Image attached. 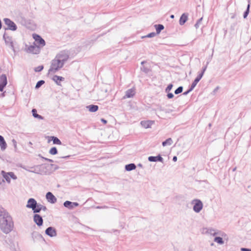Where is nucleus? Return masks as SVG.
<instances>
[{
    "instance_id": "nucleus-7",
    "label": "nucleus",
    "mask_w": 251,
    "mask_h": 251,
    "mask_svg": "<svg viewBox=\"0 0 251 251\" xmlns=\"http://www.w3.org/2000/svg\"><path fill=\"white\" fill-rule=\"evenodd\" d=\"M153 124V121H143L141 122V126L145 128H151Z\"/></svg>"
},
{
    "instance_id": "nucleus-27",
    "label": "nucleus",
    "mask_w": 251,
    "mask_h": 251,
    "mask_svg": "<svg viewBox=\"0 0 251 251\" xmlns=\"http://www.w3.org/2000/svg\"><path fill=\"white\" fill-rule=\"evenodd\" d=\"M214 241L220 244H222L224 243V242L223 241V239L220 237H217L215 238Z\"/></svg>"
},
{
    "instance_id": "nucleus-9",
    "label": "nucleus",
    "mask_w": 251,
    "mask_h": 251,
    "mask_svg": "<svg viewBox=\"0 0 251 251\" xmlns=\"http://www.w3.org/2000/svg\"><path fill=\"white\" fill-rule=\"evenodd\" d=\"M135 94V89L132 88L127 90L126 92V95L124 98H129L133 97Z\"/></svg>"
},
{
    "instance_id": "nucleus-36",
    "label": "nucleus",
    "mask_w": 251,
    "mask_h": 251,
    "mask_svg": "<svg viewBox=\"0 0 251 251\" xmlns=\"http://www.w3.org/2000/svg\"><path fill=\"white\" fill-rule=\"evenodd\" d=\"M167 97L169 99H172L174 97V95L172 93H169L167 95Z\"/></svg>"
},
{
    "instance_id": "nucleus-26",
    "label": "nucleus",
    "mask_w": 251,
    "mask_h": 251,
    "mask_svg": "<svg viewBox=\"0 0 251 251\" xmlns=\"http://www.w3.org/2000/svg\"><path fill=\"white\" fill-rule=\"evenodd\" d=\"M49 152L50 154H51L52 155H55V154H57V151L56 148L55 147H53V148H51Z\"/></svg>"
},
{
    "instance_id": "nucleus-19",
    "label": "nucleus",
    "mask_w": 251,
    "mask_h": 251,
    "mask_svg": "<svg viewBox=\"0 0 251 251\" xmlns=\"http://www.w3.org/2000/svg\"><path fill=\"white\" fill-rule=\"evenodd\" d=\"M52 79L57 84L61 85V82L62 80V77L61 76L54 75Z\"/></svg>"
},
{
    "instance_id": "nucleus-39",
    "label": "nucleus",
    "mask_w": 251,
    "mask_h": 251,
    "mask_svg": "<svg viewBox=\"0 0 251 251\" xmlns=\"http://www.w3.org/2000/svg\"><path fill=\"white\" fill-rule=\"evenodd\" d=\"M173 160L175 162L177 160V157L176 156H174L173 158Z\"/></svg>"
},
{
    "instance_id": "nucleus-37",
    "label": "nucleus",
    "mask_w": 251,
    "mask_h": 251,
    "mask_svg": "<svg viewBox=\"0 0 251 251\" xmlns=\"http://www.w3.org/2000/svg\"><path fill=\"white\" fill-rule=\"evenodd\" d=\"M241 250L243 251H251L250 250L246 248H242Z\"/></svg>"
},
{
    "instance_id": "nucleus-32",
    "label": "nucleus",
    "mask_w": 251,
    "mask_h": 251,
    "mask_svg": "<svg viewBox=\"0 0 251 251\" xmlns=\"http://www.w3.org/2000/svg\"><path fill=\"white\" fill-rule=\"evenodd\" d=\"M43 69V66H40L35 68L34 70L35 72H40Z\"/></svg>"
},
{
    "instance_id": "nucleus-2",
    "label": "nucleus",
    "mask_w": 251,
    "mask_h": 251,
    "mask_svg": "<svg viewBox=\"0 0 251 251\" xmlns=\"http://www.w3.org/2000/svg\"><path fill=\"white\" fill-rule=\"evenodd\" d=\"M26 207L31 208L34 213L39 212L41 210H46L45 206L41 204H37L36 201L32 198H30L28 200Z\"/></svg>"
},
{
    "instance_id": "nucleus-14",
    "label": "nucleus",
    "mask_w": 251,
    "mask_h": 251,
    "mask_svg": "<svg viewBox=\"0 0 251 251\" xmlns=\"http://www.w3.org/2000/svg\"><path fill=\"white\" fill-rule=\"evenodd\" d=\"M7 147V144L3 138V137L0 135V148L1 150H4Z\"/></svg>"
},
{
    "instance_id": "nucleus-35",
    "label": "nucleus",
    "mask_w": 251,
    "mask_h": 251,
    "mask_svg": "<svg viewBox=\"0 0 251 251\" xmlns=\"http://www.w3.org/2000/svg\"><path fill=\"white\" fill-rule=\"evenodd\" d=\"M155 35V33H154V32H152V33H151L149 34H148L146 37H149V38H151V37H154Z\"/></svg>"
},
{
    "instance_id": "nucleus-33",
    "label": "nucleus",
    "mask_w": 251,
    "mask_h": 251,
    "mask_svg": "<svg viewBox=\"0 0 251 251\" xmlns=\"http://www.w3.org/2000/svg\"><path fill=\"white\" fill-rule=\"evenodd\" d=\"M249 8H250V5L249 4L248 6V7H247V9L246 11L245 12L244 15V18H246L247 16H248V14H249Z\"/></svg>"
},
{
    "instance_id": "nucleus-29",
    "label": "nucleus",
    "mask_w": 251,
    "mask_h": 251,
    "mask_svg": "<svg viewBox=\"0 0 251 251\" xmlns=\"http://www.w3.org/2000/svg\"><path fill=\"white\" fill-rule=\"evenodd\" d=\"M183 90L182 87H179L177 89H176L175 91L176 94H178L182 92Z\"/></svg>"
},
{
    "instance_id": "nucleus-34",
    "label": "nucleus",
    "mask_w": 251,
    "mask_h": 251,
    "mask_svg": "<svg viewBox=\"0 0 251 251\" xmlns=\"http://www.w3.org/2000/svg\"><path fill=\"white\" fill-rule=\"evenodd\" d=\"M172 87H173V85H172V84H169V85L167 86V88H166V91L167 92H168V91H170L172 89Z\"/></svg>"
},
{
    "instance_id": "nucleus-12",
    "label": "nucleus",
    "mask_w": 251,
    "mask_h": 251,
    "mask_svg": "<svg viewBox=\"0 0 251 251\" xmlns=\"http://www.w3.org/2000/svg\"><path fill=\"white\" fill-rule=\"evenodd\" d=\"M46 233L51 237L55 236L56 235L55 230L51 227H49L46 230Z\"/></svg>"
},
{
    "instance_id": "nucleus-20",
    "label": "nucleus",
    "mask_w": 251,
    "mask_h": 251,
    "mask_svg": "<svg viewBox=\"0 0 251 251\" xmlns=\"http://www.w3.org/2000/svg\"><path fill=\"white\" fill-rule=\"evenodd\" d=\"M136 166L134 164H129L126 166V169L128 171L134 170Z\"/></svg>"
},
{
    "instance_id": "nucleus-8",
    "label": "nucleus",
    "mask_w": 251,
    "mask_h": 251,
    "mask_svg": "<svg viewBox=\"0 0 251 251\" xmlns=\"http://www.w3.org/2000/svg\"><path fill=\"white\" fill-rule=\"evenodd\" d=\"M48 139V142L50 143L51 141H53L54 144L61 145V141L56 137L54 136H48L47 137Z\"/></svg>"
},
{
    "instance_id": "nucleus-23",
    "label": "nucleus",
    "mask_w": 251,
    "mask_h": 251,
    "mask_svg": "<svg viewBox=\"0 0 251 251\" xmlns=\"http://www.w3.org/2000/svg\"><path fill=\"white\" fill-rule=\"evenodd\" d=\"M206 69V67H205L203 70L198 75V76L196 78L195 80L196 81H198V82L200 80V79L202 77L205 70Z\"/></svg>"
},
{
    "instance_id": "nucleus-31",
    "label": "nucleus",
    "mask_w": 251,
    "mask_h": 251,
    "mask_svg": "<svg viewBox=\"0 0 251 251\" xmlns=\"http://www.w3.org/2000/svg\"><path fill=\"white\" fill-rule=\"evenodd\" d=\"M8 175H9L10 177L13 178V179H17V176L13 172H9Z\"/></svg>"
},
{
    "instance_id": "nucleus-41",
    "label": "nucleus",
    "mask_w": 251,
    "mask_h": 251,
    "mask_svg": "<svg viewBox=\"0 0 251 251\" xmlns=\"http://www.w3.org/2000/svg\"><path fill=\"white\" fill-rule=\"evenodd\" d=\"M188 92H189V91H188L187 92H185V93H184V94H187Z\"/></svg>"
},
{
    "instance_id": "nucleus-30",
    "label": "nucleus",
    "mask_w": 251,
    "mask_h": 251,
    "mask_svg": "<svg viewBox=\"0 0 251 251\" xmlns=\"http://www.w3.org/2000/svg\"><path fill=\"white\" fill-rule=\"evenodd\" d=\"M198 83V81H196L195 79V80L192 83V84L191 85V89L189 91H191L192 89H193V88L196 86V85Z\"/></svg>"
},
{
    "instance_id": "nucleus-11",
    "label": "nucleus",
    "mask_w": 251,
    "mask_h": 251,
    "mask_svg": "<svg viewBox=\"0 0 251 251\" xmlns=\"http://www.w3.org/2000/svg\"><path fill=\"white\" fill-rule=\"evenodd\" d=\"M34 221L39 226H40L43 224L42 218L38 214H35L34 216Z\"/></svg>"
},
{
    "instance_id": "nucleus-42",
    "label": "nucleus",
    "mask_w": 251,
    "mask_h": 251,
    "mask_svg": "<svg viewBox=\"0 0 251 251\" xmlns=\"http://www.w3.org/2000/svg\"><path fill=\"white\" fill-rule=\"evenodd\" d=\"M1 184V182H0V184Z\"/></svg>"
},
{
    "instance_id": "nucleus-38",
    "label": "nucleus",
    "mask_w": 251,
    "mask_h": 251,
    "mask_svg": "<svg viewBox=\"0 0 251 251\" xmlns=\"http://www.w3.org/2000/svg\"><path fill=\"white\" fill-rule=\"evenodd\" d=\"M101 121H102V122L104 124H106L107 123V121H106L105 120L103 119H102L101 120Z\"/></svg>"
},
{
    "instance_id": "nucleus-15",
    "label": "nucleus",
    "mask_w": 251,
    "mask_h": 251,
    "mask_svg": "<svg viewBox=\"0 0 251 251\" xmlns=\"http://www.w3.org/2000/svg\"><path fill=\"white\" fill-rule=\"evenodd\" d=\"M188 20V15L185 13L183 14L179 19V24L180 25H184Z\"/></svg>"
},
{
    "instance_id": "nucleus-24",
    "label": "nucleus",
    "mask_w": 251,
    "mask_h": 251,
    "mask_svg": "<svg viewBox=\"0 0 251 251\" xmlns=\"http://www.w3.org/2000/svg\"><path fill=\"white\" fill-rule=\"evenodd\" d=\"M173 143V141L171 138H168L166 141L162 143V145L163 146H166L167 145H171Z\"/></svg>"
},
{
    "instance_id": "nucleus-21",
    "label": "nucleus",
    "mask_w": 251,
    "mask_h": 251,
    "mask_svg": "<svg viewBox=\"0 0 251 251\" xmlns=\"http://www.w3.org/2000/svg\"><path fill=\"white\" fill-rule=\"evenodd\" d=\"M155 27L156 29V33L159 34L160 31L163 30L164 28V26L162 25H155Z\"/></svg>"
},
{
    "instance_id": "nucleus-17",
    "label": "nucleus",
    "mask_w": 251,
    "mask_h": 251,
    "mask_svg": "<svg viewBox=\"0 0 251 251\" xmlns=\"http://www.w3.org/2000/svg\"><path fill=\"white\" fill-rule=\"evenodd\" d=\"M87 108L90 112H94L98 110V106L96 105H90L87 106Z\"/></svg>"
},
{
    "instance_id": "nucleus-10",
    "label": "nucleus",
    "mask_w": 251,
    "mask_h": 251,
    "mask_svg": "<svg viewBox=\"0 0 251 251\" xmlns=\"http://www.w3.org/2000/svg\"><path fill=\"white\" fill-rule=\"evenodd\" d=\"M46 198L48 201L50 203H54L56 201V199L51 192H48L46 194Z\"/></svg>"
},
{
    "instance_id": "nucleus-16",
    "label": "nucleus",
    "mask_w": 251,
    "mask_h": 251,
    "mask_svg": "<svg viewBox=\"0 0 251 251\" xmlns=\"http://www.w3.org/2000/svg\"><path fill=\"white\" fill-rule=\"evenodd\" d=\"M148 159L151 162H156L158 161H161L162 160V158L160 156H150L148 158Z\"/></svg>"
},
{
    "instance_id": "nucleus-6",
    "label": "nucleus",
    "mask_w": 251,
    "mask_h": 251,
    "mask_svg": "<svg viewBox=\"0 0 251 251\" xmlns=\"http://www.w3.org/2000/svg\"><path fill=\"white\" fill-rule=\"evenodd\" d=\"M4 23L7 25V28L12 30L16 29V25L12 21L8 19H4Z\"/></svg>"
},
{
    "instance_id": "nucleus-3",
    "label": "nucleus",
    "mask_w": 251,
    "mask_h": 251,
    "mask_svg": "<svg viewBox=\"0 0 251 251\" xmlns=\"http://www.w3.org/2000/svg\"><path fill=\"white\" fill-rule=\"evenodd\" d=\"M32 37L39 46L43 47L45 46V40L40 35L34 33L32 34Z\"/></svg>"
},
{
    "instance_id": "nucleus-5",
    "label": "nucleus",
    "mask_w": 251,
    "mask_h": 251,
    "mask_svg": "<svg viewBox=\"0 0 251 251\" xmlns=\"http://www.w3.org/2000/svg\"><path fill=\"white\" fill-rule=\"evenodd\" d=\"M7 83V77L5 75L0 76V91L2 92Z\"/></svg>"
},
{
    "instance_id": "nucleus-25",
    "label": "nucleus",
    "mask_w": 251,
    "mask_h": 251,
    "mask_svg": "<svg viewBox=\"0 0 251 251\" xmlns=\"http://www.w3.org/2000/svg\"><path fill=\"white\" fill-rule=\"evenodd\" d=\"M32 112L33 116L35 118H38L39 119H43V118L41 116H40V115H38V114H37V110L35 109H33L32 110Z\"/></svg>"
},
{
    "instance_id": "nucleus-28",
    "label": "nucleus",
    "mask_w": 251,
    "mask_h": 251,
    "mask_svg": "<svg viewBox=\"0 0 251 251\" xmlns=\"http://www.w3.org/2000/svg\"><path fill=\"white\" fill-rule=\"evenodd\" d=\"M45 81L44 80H40L38 81L35 86L36 88H39L42 85L44 84Z\"/></svg>"
},
{
    "instance_id": "nucleus-13",
    "label": "nucleus",
    "mask_w": 251,
    "mask_h": 251,
    "mask_svg": "<svg viewBox=\"0 0 251 251\" xmlns=\"http://www.w3.org/2000/svg\"><path fill=\"white\" fill-rule=\"evenodd\" d=\"M78 204L77 202H72L69 201H66L64 202V206L70 208H72L74 207L78 206Z\"/></svg>"
},
{
    "instance_id": "nucleus-22",
    "label": "nucleus",
    "mask_w": 251,
    "mask_h": 251,
    "mask_svg": "<svg viewBox=\"0 0 251 251\" xmlns=\"http://www.w3.org/2000/svg\"><path fill=\"white\" fill-rule=\"evenodd\" d=\"M206 69V67H205L203 70L198 75V76L196 78L195 80L196 81H198V82L200 80V79L202 77L205 70Z\"/></svg>"
},
{
    "instance_id": "nucleus-40",
    "label": "nucleus",
    "mask_w": 251,
    "mask_h": 251,
    "mask_svg": "<svg viewBox=\"0 0 251 251\" xmlns=\"http://www.w3.org/2000/svg\"><path fill=\"white\" fill-rule=\"evenodd\" d=\"M171 17L172 18H173L174 17V15H172V16H171Z\"/></svg>"
},
{
    "instance_id": "nucleus-1",
    "label": "nucleus",
    "mask_w": 251,
    "mask_h": 251,
    "mask_svg": "<svg viewBox=\"0 0 251 251\" xmlns=\"http://www.w3.org/2000/svg\"><path fill=\"white\" fill-rule=\"evenodd\" d=\"M13 226V223L10 216L5 213L0 215V227L4 233L9 232Z\"/></svg>"
},
{
    "instance_id": "nucleus-18",
    "label": "nucleus",
    "mask_w": 251,
    "mask_h": 251,
    "mask_svg": "<svg viewBox=\"0 0 251 251\" xmlns=\"http://www.w3.org/2000/svg\"><path fill=\"white\" fill-rule=\"evenodd\" d=\"M1 173L6 180L9 183L10 182V177L9 175H8V173H6L4 171H2Z\"/></svg>"
},
{
    "instance_id": "nucleus-4",
    "label": "nucleus",
    "mask_w": 251,
    "mask_h": 251,
    "mask_svg": "<svg viewBox=\"0 0 251 251\" xmlns=\"http://www.w3.org/2000/svg\"><path fill=\"white\" fill-rule=\"evenodd\" d=\"M194 204L193 209L196 212H199L202 208L203 204L199 200H195L193 201Z\"/></svg>"
}]
</instances>
